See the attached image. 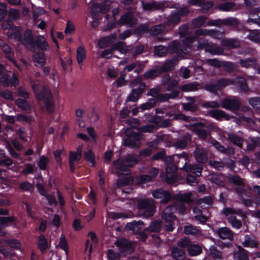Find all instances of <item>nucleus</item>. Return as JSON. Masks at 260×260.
<instances>
[{
  "label": "nucleus",
  "mask_w": 260,
  "mask_h": 260,
  "mask_svg": "<svg viewBox=\"0 0 260 260\" xmlns=\"http://www.w3.org/2000/svg\"><path fill=\"white\" fill-rule=\"evenodd\" d=\"M138 159L131 154L127 155L123 159H116L113 161V164L116 170V174L118 176L129 175L131 174L130 168L137 165Z\"/></svg>",
  "instance_id": "1"
},
{
  "label": "nucleus",
  "mask_w": 260,
  "mask_h": 260,
  "mask_svg": "<svg viewBox=\"0 0 260 260\" xmlns=\"http://www.w3.org/2000/svg\"><path fill=\"white\" fill-rule=\"evenodd\" d=\"M33 90L37 99L43 101L47 111L52 113L54 110V105L50 90L44 86H34Z\"/></svg>",
  "instance_id": "2"
},
{
  "label": "nucleus",
  "mask_w": 260,
  "mask_h": 260,
  "mask_svg": "<svg viewBox=\"0 0 260 260\" xmlns=\"http://www.w3.org/2000/svg\"><path fill=\"white\" fill-rule=\"evenodd\" d=\"M136 207L139 210V215L145 219L153 216L156 209L155 201L151 198L139 200Z\"/></svg>",
  "instance_id": "3"
},
{
  "label": "nucleus",
  "mask_w": 260,
  "mask_h": 260,
  "mask_svg": "<svg viewBox=\"0 0 260 260\" xmlns=\"http://www.w3.org/2000/svg\"><path fill=\"white\" fill-rule=\"evenodd\" d=\"M125 138L123 140V145L131 149H138L141 146V141L143 139V135L139 132L132 131L127 128L124 131Z\"/></svg>",
  "instance_id": "4"
},
{
  "label": "nucleus",
  "mask_w": 260,
  "mask_h": 260,
  "mask_svg": "<svg viewBox=\"0 0 260 260\" xmlns=\"http://www.w3.org/2000/svg\"><path fill=\"white\" fill-rule=\"evenodd\" d=\"M151 194L155 199L159 200L160 203L162 205L167 204L173 200V195L172 193L162 187L152 190Z\"/></svg>",
  "instance_id": "5"
},
{
  "label": "nucleus",
  "mask_w": 260,
  "mask_h": 260,
  "mask_svg": "<svg viewBox=\"0 0 260 260\" xmlns=\"http://www.w3.org/2000/svg\"><path fill=\"white\" fill-rule=\"evenodd\" d=\"M114 244L118 247L121 255L131 254L135 250L132 241L125 238H119L115 241Z\"/></svg>",
  "instance_id": "6"
},
{
  "label": "nucleus",
  "mask_w": 260,
  "mask_h": 260,
  "mask_svg": "<svg viewBox=\"0 0 260 260\" xmlns=\"http://www.w3.org/2000/svg\"><path fill=\"white\" fill-rule=\"evenodd\" d=\"M144 225L143 221L140 220L138 221L134 220L131 222H128L125 226V229L128 231H133L134 233H139L140 240L145 241L147 239V235L146 233L140 231Z\"/></svg>",
  "instance_id": "7"
},
{
  "label": "nucleus",
  "mask_w": 260,
  "mask_h": 260,
  "mask_svg": "<svg viewBox=\"0 0 260 260\" xmlns=\"http://www.w3.org/2000/svg\"><path fill=\"white\" fill-rule=\"evenodd\" d=\"M190 126L193 128V131L201 140H206L210 136V132L204 128L208 127L205 123L200 122L190 123Z\"/></svg>",
  "instance_id": "8"
},
{
  "label": "nucleus",
  "mask_w": 260,
  "mask_h": 260,
  "mask_svg": "<svg viewBox=\"0 0 260 260\" xmlns=\"http://www.w3.org/2000/svg\"><path fill=\"white\" fill-rule=\"evenodd\" d=\"M169 209H165L161 213V219L166 222V230L168 232H173L175 229L174 221L176 219V215L169 212Z\"/></svg>",
  "instance_id": "9"
},
{
  "label": "nucleus",
  "mask_w": 260,
  "mask_h": 260,
  "mask_svg": "<svg viewBox=\"0 0 260 260\" xmlns=\"http://www.w3.org/2000/svg\"><path fill=\"white\" fill-rule=\"evenodd\" d=\"M111 3L108 0H105L102 4L96 3L92 5L91 14L92 17L95 18L99 11L102 14H106L110 8Z\"/></svg>",
  "instance_id": "10"
},
{
  "label": "nucleus",
  "mask_w": 260,
  "mask_h": 260,
  "mask_svg": "<svg viewBox=\"0 0 260 260\" xmlns=\"http://www.w3.org/2000/svg\"><path fill=\"white\" fill-rule=\"evenodd\" d=\"M208 151L204 147L197 146L193 152L195 159L200 164H205L208 160Z\"/></svg>",
  "instance_id": "11"
},
{
  "label": "nucleus",
  "mask_w": 260,
  "mask_h": 260,
  "mask_svg": "<svg viewBox=\"0 0 260 260\" xmlns=\"http://www.w3.org/2000/svg\"><path fill=\"white\" fill-rule=\"evenodd\" d=\"M241 106L240 102L236 99L225 98L221 101V106L226 110H238Z\"/></svg>",
  "instance_id": "12"
},
{
  "label": "nucleus",
  "mask_w": 260,
  "mask_h": 260,
  "mask_svg": "<svg viewBox=\"0 0 260 260\" xmlns=\"http://www.w3.org/2000/svg\"><path fill=\"white\" fill-rule=\"evenodd\" d=\"M145 88V83H141L138 88H133L131 93L127 96L126 102H136L138 101L144 93Z\"/></svg>",
  "instance_id": "13"
},
{
  "label": "nucleus",
  "mask_w": 260,
  "mask_h": 260,
  "mask_svg": "<svg viewBox=\"0 0 260 260\" xmlns=\"http://www.w3.org/2000/svg\"><path fill=\"white\" fill-rule=\"evenodd\" d=\"M203 167L202 164H187L185 162L183 166L182 169L184 170L187 172H190L194 174L197 176L199 177L201 175Z\"/></svg>",
  "instance_id": "14"
},
{
  "label": "nucleus",
  "mask_w": 260,
  "mask_h": 260,
  "mask_svg": "<svg viewBox=\"0 0 260 260\" xmlns=\"http://www.w3.org/2000/svg\"><path fill=\"white\" fill-rule=\"evenodd\" d=\"M24 38L21 42L26 48L35 49V39L31 30L26 29L24 32Z\"/></svg>",
  "instance_id": "15"
},
{
  "label": "nucleus",
  "mask_w": 260,
  "mask_h": 260,
  "mask_svg": "<svg viewBox=\"0 0 260 260\" xmlns=\"http://www.w3.org/2000/svg\"><path fill=\"white\" fill-rule=\"evenodd\" d=\"M116 38V33L113 32L108 36L100 39L98 42L100 48H105L110 46L115 42Z\"/></svg>",
  "instance_id": "16"
},
{
  "label": "nucleus",
  "mask_w": 260,
  "mask_h": 260,
  "mask_svg": "<svg viewBox=\"0 0 260 260\" xmlns=\"http://www.w3.org/2000/svg\"><path fill=\"white\" fill-rule=\"evenodd\" d=\"M135 18L131 12H127L123 14L117 21V24L120 26L128 25L132 26L135 23Z\"/></svg>",
  "instance_id": "17"
},
{
  "label": "nucleus",
  "mask_w": 260,
  "mask_h": 260,
  "mask_svg": "<svg viewBox=\"0 0 260 260\" xmlns=\"http://www.w3.org/2000/svg\"><path fill=\"white\" fill-rule=\"evenodd\" d=\"M210 116L218 120L223 119L229 120L231 118V116L224 111L219 109H214L209 111Z\"/></svg>",
  "instance_id": "18"
},
{
  "label": "nucleus",
  "mask_w": 260,
  "mask_h": 260,
  "mask_svg": "<svg viewBox=\"0 0 260 260\" xmlns=\"http://www.w3.org/2000/svg\"><path fill=\"white\" fill-rule=\"evenodd\" d=\"M192 137L189 133H186L181 137V139L177 140L174 143L176 148L183 149L186 148L188 142L191 141Z\"/></svg>",
  "instance_id": "19"
},
{
  "label": "nucleus",
  "mask_w": 260,
  "mask_h": 260,
  "mask_svg": "<svg viewBox=\"0 0 260 260\" xmlns=\"http://www.w3.org/2000/svg\"><path fill=\"white\" fill-rule=\"evenodd\" d=\"M192 193L191 192H188L184 193H179L173 196V200L181 202V203H191L192 202Z\"/></svg>",
  "instance_id": "20"
},
{
  "label": "nucleus",
  "mask_w": 260,
  "mask_h": 260,
  "mask_svg": "<svg viewBox=\"0 0 260 260\" xmlns=\"http://www.w3.org/2000/svg\"><path fill=\"white\" fill-rule=\"evenodd\" d=\"M165 209H169V212L174 214L175 213L183 214L186 210V206L183 203H178L170 205L166 208Z\"/></svg>",
  "instance_id": "21"
},
{
  "label": "nucleus",
  "mask_w": 260,
  "mask_h": 260,
  "mask_svg": "<svg viewBox=\"0 0 260 260\" xmlns=\"http://www.w3.org/2000/svg\"><path fill=\"white\" fill-rule=\"evenodd\" d=\"M178 59L177 57H174L168 60L164 65L159 68L161 74L168 72L174 70L176 64H177Z\"/></svg>",
  "instance_id": "22"
},
{
  "label": "nucleus",
  "mask_w": 260,
  "mask_h": 260,
  "mask_svg": "<svg viewBox=\"0 0 260 260\" xmlns=\"http://www.w3.org/2000/svg\"><path fill=\"white\" fill-rule=\"evenodd\" d=\"M171 255L174 259L184 260L186 257V252L183 249L174 247L171 250Z\"/></svg>",
  "instance_id": "23"
},
{
  "label": "nucleus",
  "mask_w": 260,
  "mask_h": 260,
  "mask_svg": "<svg viewBox=\"0 0 260 260\" xmlns=\"http://www.w3.org/2000/svg\"><path fill=\"white\" fill-rule=\"evenodd\" d=\"M187 251L190 256H196L202 253L203 249L200 245L192 243L188 247Z\"/></svg>",
  "instance_id": "24"
},
{
  "label": "nucleus",
  "mask_w": 260,
  "mask_h": 260,
  "mask_svg": "<svg viewBox=\"0 0 260 260\" xmlns=\"http://www.w3.org/2000/svg\"><path fill=\"white\" fill-rule=\"evenodd\" d=\"M221 44L223 47H227L229 49H236L240 46L239 41L236 39H223L221 42Z\"/></svg>",
  "instance_id": "25"
},
{
  "label": "nucleus",
  "mask_w": 260,
  "mask_h": 260,
  "mask_svg": "<svg viewBox=\"0 0 260 260\" xmlns=\"http://www.w3.org/2000/svg\"><path fill=\"white\" fill-rule=\"evenodd\" d=\"M168 54H173L178 53L181 49V43L178 40H173L169 43L167 47Z\"/></svg>",
  "instance_id": "26"
},
{
  "label": "nucleus",
  "mask_w": 260,
  "mask_h": 260,
  "mask_svg": "<svg viewBox=\"0 0 260 260\" xmlns=\"http://www.w3.org/2000/svg\"><path fill=\"white\" fill-rule=\"evenodd\" d=\"M7 36L9 38H12L17 42H21L22 41V34L19 26L14 27L11 31L7 32Z\"/></svg>",
  "instance_id": "27"
},
{
  "label": "nucleus",
  "mask_w": 260,
  "mask_h": 260,
  "mask_svg": "<svg viewBox=\"0 0 260 260\" xmlns=\"http://www.w3.org/2000/svg\"><path fill=\"white\" fill-rule=\"evenodd\" d=\"M217 234L219 238L223 240L231 239L233 237L232 231L226 227L219 228L217 231Z\"/></svg>",
  "instance_id": "28"
},
{
  "label": "nucleus",
  "mask_w": 260,
  "mask_h": 260,
  "mask_svg": "<svg viewBox=\"0 0 260 260\" xmlns=\"http://www.w3.org/2000/svg\"><path fill=\"white\" fill-rule=\"evenodd\" d=\"M36 46L42 51L47 50L48 44L44 36H39L36 38V40H35V49Z\"/></svg>",
  "instance_id": "29"
},
{
  "label": "nucleus",
  "mask_w": 260,
  "mask_h": 260,
  "mask_svg": "<svg viewBox=\"0 0 260 260\" xmlns=\"http://www.w3.org/2000/svg\"><path fill=\"white\" fill-rule=\"evenodd\" d=\"M37 247L42 252H45L48 247L47 239L44 235H41L38 237Z\"/></svg>",
  "instance_id": "30"
},
{
  "label": "nucleus",
  "mask_w": 260,
  "mask_h": 260,
  "mask_svg": "<svg viewBox=\"0 0 260 260\" xmlns=\"http://www.w3.org/2000/svg\"><path fill=\"white\" fill-rule=\"evenodd\" d=\"M200 84L193 82L185 84L179 87V89L183 92L195 91L198 90Z\"/></svg>",
  "instance_id": "31"
},
{
  "label": "nucleus",
  "mask_w": 260,
  "mask_h": 260,
  "mask_svg": "<svg viewBox=\"0 0 260 260\" xmlns=\"http://www.w3.org/2000/svg\"><path fill=\"white\" fill-rule=\"evenodd\" d=\"M34 62L37 63L36 66L42 67L46 63V59L44 53H36L33 55Z\"/></svg>",
  "instance_id": "32"
},
{
  "label": "nucleus",
  "mask_w": 260,
  "mask_h": 260,
  "mask_svg": "<svg viewBox=\"0 0 260 260\" xmlns=\"http://www.w3.org/2000/svg\"><path fill=\"white\" fill-rule=\"evenodd\" d=\"M160 74H161V73L159 68L158 69H152L145 72L143 74V77L145 79H154Z\"/></svg>",
  "instance_id": "33"
},
{
  "label": "nucleus",
  "mask_w": 260,
  "mask_h": 260,
  "mask_svg": "<svg viewBox=\"0 0 260 260\" xmlns=\"http://www.w3.org/2000/svg\"><path fill=\"white\" fill-rule=\"evenodd\" d=\"M207 17L204 16H200L193 19L191 21V26L194 28H199L206 23Z\"/></svg>",
  "instance_id": "34"
},
{
  "label": "nucleus",
  "mask_w": 260,
  "mask_h": 260,
  "mask_svg": "<svg viewBox=\"0 0 260 260\" xmlns=\"http://www.w3.org/2000/svg\"><path fill=\"white\" fill-rule=\"evenodd\" d=\"M228 139L234 145L240 148L242 147L244 140L242 138L234 134H228Z\"/></svg>",
  "instance_id": "35"
},
{
  "label": "nucleus",
  "mask_w": 260,
  "mask_h": 260,
  "mask_svg": "<svg viewBox=\"0 0 260 260\" xmlns=\"http://www.w3.org/2000/svg\"><path fill=\"white\" fill-rule=\"evenodd\" d=\"M15 104L23 111L28 112L31 110L30 104L26 100L19 98L16 100Z\"/></svg>",
  "instance_id": "36"
},
{
  "label": "nucleus",
  "mask_w": 260,
  "mask_h": 260,
  "mask_svg": "<svg viewBox=\"0 0 260 260\" xmlns=\"http://www.w3.org/2000/svg\"><path fill=\"white\" fill-rule=\"evenodd\" d=\"M191 102L187 103H183L182 104V109L184 110L190 111V112H196L198 110V108L196 105L193 104V102H194V100L192 97H189L188 98Z\"/></svg>",
  "instance_id": "37"
},
{
  "label": "nucleus",
  "mask_w": 260,
  "mask_h": 260,
  "mask_svg": "<svg viewBox=\"0 0 260 260\" xmlns=\"http://www.w3.org/2000/svg\"><path fill=\"white\" fill-rule=\"evenodd\" d=\"M236 82L237 86L241 90L245 92L248 90L249 88L247 83V80L245 78L238 77L236 78Z\"/></svg>",
  "instance_id": "38"
},
{
  "label": "nucleus",
  "mask_w": 260,
  "mask_h": 260,
  "mask_svg": "<svg viewBox=\"0 0 260 260\" xmlns=\"http://www.w3.org/2000/svg\"><path fill=\"white\" fill-rule=\"evenodd\" d=\"M209 254L215 260H220L222 259V253L220 251L217 249V248L215 245H211L209 247Z\"/></svg>",
  "instance_id": "39"
},
{
  "label": "nucleus",
  "mask_w": 260,
  "mask_h": 260,
  "mask_svg": "<svg viewBox=\"0 0 260 260\" xmlns=\"http://www.w3.org/2000/svg\"><path fill=\"white\" fill-rule=\"evenodd\" d=\"M84 158L87 162L91 164L90 166L94 167L95 166V154L91 149H89L84 153Z\"/></svg>",
  "instance_id": "40"
},
{
  "label": "nucleus",
  "mask_w": 260,
  "mask_h": 260,
  "mask_svg": "<svg viewBox=\"0 0 260 260\" xmlns=\"http://www.w3.org/2000/svg\"><path fill=\"white\" fill-rule=\"evenodd\" d=\"M149 28L148 24L146 23L139 25L134 30V34L137 36H140L144 34L149 32Z\"/></svg>",
  "instance_id": "41"
},
{
  "label": "nucleus",
  "mask_w": 260,
  "mask_h": 260,
  "mask_svg": "<svg viewBox=\"0 0 260 260\" xmlns=\"http://www.w3.org/2000/svg\"><path fill=\"white\" fill-rule=\"evenodd\" d=\"M234 256L235 260H249V258L247 251L243 248L239 249Z\"/></svg>",
  "instance_id": "42"
},
{
  "label": "nucleus",
  "mask_w": 260,
  "mask_h": 260,
  "mask_svg": "<svg viewBox=\"0 0 260 260\" xmlns=\"http://www.w3.org/2000/svg\"><path fill=\"white\" fill-rule=\"evenodd\" d=\"M86 50L83 47L80 46L77 48L76 51V58L79 64L81 63L86 58Z\"/></svg>",
  "instance_id": "43"
},
{
  "label": "nucleus",
  "mask_w": 260,
  "mask_h": 260,
  "mask_svg": "<svg viewBox=\"0 0 260 260\" xmlns=\"http://www.w3.org/2000/svg\"><path fill=\"white\" fill-rule=\"evenodd\" d=\"M5 242L8 246L16 250L20 249L21 246L20 240L16 239H7Z\"/></svg>",
  "instance_id": "44"
},
{
  "label": "nucleus",
  "mask_w": 260,
  "mask_h": 260,
  "mask_svg": "<svg viewBox=\"0 0 260 260\" xmlns=\"http://www.w3.org/2000/svg\"><path fill=\"white\" fill-rule=\"evenodd\" d=\"M142 7L144 11L156 10L160 8V5L156 2L142 3Z\"/></svg>",
  "instance_id": "45"
},
{
  "label": "nucleus",
  "mask_w": 260,
  "mask_h": 260,
  "mask_svg": "<svg viewBox=\"0 0 260 260\" xmlns=\"http://www.w3.org/2000/svg\"><path fill=\"white\" fill-rule=\"evenodd\" d=\"M16 218L13 216L3 217L0 216L1 224L4 226H8L9 224L15 223Z\"/></svg>",
  "instance_id": "46"
},
{
  "label": "nucleus",
  "mask_w": 260,
  "mask_h": 260,
  "mask_svg": "<svg viewBox=\"0 0 260 260\" xmlns=\"http://www.w3.org/2000/svg\"><path fill=\"white\" fill-rule=\"evenodd\" d=\"M58 246L61 249L64 250L66 254L68 255L69 252V245L65 236L63 234H61L60 237Z\"/></svg>",
  "instance_id": "47"
},
{
  "label": "nucleus",
  "mask_w": 260,
  "mask_h": 260,
  "mask_svg": "<svg viewBox=\"0 0 260 260\" xmlns=\"http://www.w3.org/2000/svg\"><path fill=\"white\" fill-rule=\"evenodd\" d=\"M154 53L158 57H163L168 54L167 47L162 45L155 46L154 48Z\"/></svg>",
  "instance_id": "48"
},
{
  "label": "nucleus",
  "mask_w": 260,
  "mask_h": 260,
  "mask_svg": "<svg viewBox=\"0 0 260 260\" xmlns=\"http://www.w3.org/2000/svg\"><path fill=\"white\" fill-rule=\"evenodd\" d=\"M156 105V100L150 98L149 99L147 102L142 104L140 106V108L142 111L149 110L154 107Z\"/></svg>",
  "instance_id": "49"
},
{
  "label": "nucleus",
  "mask_w": 260,
  "mask_h": 260,
  "mask_svg": "<svg viewBox=\"0 0 260 260\" xmlns=\"http://www.w3.org/2000/svg\"><path fill=\"white\" fill-rule=\"evenodd\" d=\"M49 162V158L45 155H42L40 156V159L37 164L41 170L44 171L46 170Z\"/></svg>",
  "instance_id": "50"
},
{
  "label": "nucleus",
  "mask_w": 260,
  "mask_h": 260,
  "mask_svg": "<svg viewBox=\"0 0 260 260\" xmlns=\"http://www.w3.org/2000/svg\"><path fill=\"white\" fill-rule=\"evenodd\" d=\"M255 61L256 60L253 58H248L247 59H241L239 63L242 67L249 68L255 64Z\"/></svg>",
  "instance_id": "51"
},
{
  "label": "nucleus",
  "mask_w": 260,
  "mask_h": 260,
  "mask_svg": "<svg viewBox=\"0 0 260 260\" xmlns=\"http://www.w3.org/2000/svg\"><path fill=\"white\" fill-rule=\"evenodd\" d=\"M184 233L186 235H190L192 236H197L199 233V231L192 225H185L184 228Z\"/></svg>",
  "instance_id": "52"
},
{
  "label": "nucleus",
  "mask_w": 260,
  "mask_h": 260,
  "mask_svg": "<svg viewBox=\"0 0 260 260\" xmlns=\"http://www.w3.org/2000/svg\"><path fill=\"white\" fill-rule=\"evenodd\" d=\"M107 256L109 260H119L121 254L119 251L116 252L113 249H109L107 251Z\"/></svg>",
  "instance_id": "53"
},
{
  "label": "nucleus",
  "mask_w": 260,
  "mask_h": 260,
  "mask_svg": "<svg viewBox=\"0 0 260 260\" xmlns=\"http://www.w3.org/2000/svg\"><path fill=\"white\" fill-rule=\"evenodd\" d=\"M229 222L231 224L233 228L236 229H239L241 228L242 223L240 220H239L235 216H230L229 218Z\"/></svg>",
  "instance_id": "54"
},
{
  "label": "nucleus",
  "mask_w": 260,
  "mask_h": 260,
  "mask_svg": "<svg viewBox=\"0 0 260 260\" xmlns=\"http://www.w3.org/2000/svg\"><path fill=\"white\" fill-rule=\"evenodd\" d=\"M239 23L238 19L234 17H228L223 19L222 24L225 26H236Z\"/></svg>",
  "instance_id": "55"
},
{
  "label": "nucleus",
  "mask_w": 260,
  "mask_h": 260,
  "mask_svg": "<svg viewBox=\"0 0 260 260\" xmlns=\"http://www.w3.org/2000/svg\"><path fill=\"white\" fill-rule=\"evenodd\" d=\"M16 120L19 122H27L31 123L32 121V116H27L23 113H18L16 115Z\"/></svg>",
  "instance_id": "56"
},
{
  "label": "nucleus",
  "mask_w": 260,
  "mask_h": 260,
  "mask_svg": "<svg viewBox=\"0 0 260 260\" xmlns=\"http://www.w3.org/2000/svg\"><path fill=\"white\" fill-rule=\"evenodd\" d=\"M191 240L188 238H184L181 239L177 243L179 247L183 248H186L187 250L188 247L192 244Z\"/></svg>",
  "instance_id": "57"
},
{
  "label": "nucleus",
  "mask_w": 260,
  "mask_h": 260,
  "mask_svg": "<svg viewBox=\"0 0 260 260\" xmlns=\"http://www.w3.org/2000/svg\"><path fill=\"white\" fill-rule=\"evenodd\" d=\"M161 229L160 222L157 220L152 221L148 226V230L150 232H158Z\"/></svg>",
  "instance_id": "58"
},
{
  "label": "nucleus",
  "mask_w": 260,
  "mask_h": 260,
  "mask_svg": "<svg viewBox=\"0 0 260 260\" xmlns=\"http://www.w3.org/2000/svg\"><path fill=\"white\" fill-rule=\"evenodd\" d=\"M35 165L30 163L25 164L24 168L21 171V174L24 175L32 174L35 172Z\"/></svg>",
  "instance_id": "59"
},
{
  "label": "nucleus",
  "mask_w": 260,
  "mask_h": 260,
  "mask_svg": "<svg viewBox=\"0 0 260 260\" xmlns=\"http://www.w3.org/2000/svg\"><path fill=\"white\" fill-rule=\"evenodd\" d=\"M229 181L230 183L235 184V185L241 186L243 184V181L237 175H232L229 177Z\"/></svg>",
  "instance_id": "60"
},
{
  "label": "nucleus",
  "mask_w": 260,
  "mask_h": 260,
  "mask_svg": "<svg viewBox=\"0 0 260 260\" xmlns=\"http://www.w3.org/2000/svg\"><path fill=\"white\" fill-rule=\"evenodd\" d=\"M247 38L251 41L260 43V32L250 30V32L248 35Z\"/></svg>",
  "instance_id": "61"
},
{
  "label": "nucleus",
  "mask_w": 260,
  "mask_h": 260,
  "mask_svg": "<svg viewBox=\"0 0 260 260\" xmlns=\"http://www.w3.org/2000/svg\"><path fill=\"white\" fill-rule=\"evenodd\" d=\"M222 67L224 68V70L228 73H232L236 70V65L232 62L222 61Z\"/></svg>",
  "instance_id": "62"
},
{
  "label": "nucleus",
  "mask_w": 260,
  "mask_h": 260,
  "mask_svg": "<svg viewBox=\"0 0 260 260\" xmlns=\"http://www.w3.org/2000/svg\"><path fill=\"white\" fill-rule=\"evenodd\" d=\"M249 104L255 109L260 108V97L255 96L248 99Z\"/></svg>",
  "instance_id": "63"
},
{
  "label": "nucleus",
  "mask_w": 260,
  "mask_h": 260,
  "mask_svg": "<svg viewBox=\"0 0 260 260\" xmlns=\"http://www.w3.org/2000/svg\"><path fill=\"white\" fill-rule=\"evenodd\" d=\"M180 17L178 14L175 11L172 13L168 20V22L170 24L175 25L178 24L180 21Z\"/></svg>",
  "instance_id": "64"
}]
</instances>
